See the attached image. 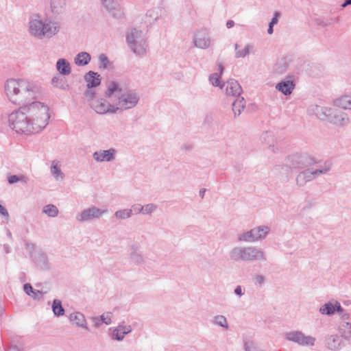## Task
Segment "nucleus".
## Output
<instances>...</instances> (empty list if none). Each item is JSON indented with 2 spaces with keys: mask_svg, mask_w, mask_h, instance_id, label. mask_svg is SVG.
Instances as JSON below:
<instances>
[{
  "mask_svg": "<svg viewBox=\"0 0 351 351\" xmlns=\"http://www.w3.org/2000/svg\"><path fill=\"white\" fill-rule=\"evenodd\" d=\"M5 91L9 100L22 105L34 124L36 132L43 130L50 118L49 108L40 101H33L40 94V88L34 83L24 79H9L5 84Z\"/></svg>",
  "mask_w": 351,
  "mask_h": 351,
  "instance_id": "f257e3e1",
  "label": "nucleus"
},
{
  "mask_svg": "<svg viewBox=\"0 0 351 351\" xmlns=\"http://www.w3.org/2000/svg\"><path fill=\"white\" fill-rule=\"evenodd\" d=\"M121 92L122 89L119 84L112 81L108 85L106 96L110 97L114 95L117 97V106L115 108H119V110H125L136 106L139 101V96L136 93L132 90H128L123 93Z\"/></svg>",
  "mask_w": 351,
  "mask_h": 351,
  "instance_id": "f03ea898",
  "label": "nucleus"
},
{
  "mask_svg": "<svg viewBox=\"0 0 351 351\" xmlns=\"http://www.w3.org/2000/svg\"><path fill=\"white\" fill-rule=\"evenodd\" d=\"M229 258L234 262L267 261L265 252L254 246H235L229 252Z\"/></svg>",
  "mask_w": 351,
  "mask_h": 351,
  "instance_id": "7ed1b4c3",
  "label": "nucleus"
},
{
  "mask_svg": "<svg viewBox=\"0 0 351 351\" xmlns=\"http://www.w3.org/2000/svg\"><path fill=\"white\" fill-rule=\"evenodd\" d=\"M10 125L17 133H23L25 134L37 133L34 130V124L30 117L27 114L25 110H22V106L18 110L12 112L9 115Z\"/></svg>",
  "mask_w": 351,
  "mask_h": 351,
  "instance_id": "20e7f679",
  "label": "nucleus"
},
{
  "mask_svg": "<svg viewBox=\"0 0 351 351\" xmlns=\"http://www.w3.org/2000/svg\"><path fill=\"white\" fill-rule=\"evenodd\" d=\"M315 112L318 119L328 121L337 125H345L349 123L347 115L337 110L316 106Z\"/></svg>",
  "mask_w": 351,
  "mask_h": 351,
  "instance_id": "39448f33",
  "label": "nucleus"
},
{
  "mask_svg": "<svg viewBox=\"0 0 351 351\" xmlns=\"http://www.w3.org/2000/svg\"><path fill=\"white\" fill-rule=\"evenodd\" d=\"M29 31L38 38H51L59 31V27L54 22L43 23L40 20L34 19L29 22Z\"/></svg>",
  "mask_w": 351,
  "mask_h": 351,
  "instance_id": "423d86ee",
  "label": "nucleus"
},
{
  "mask_svg": "<svg viewBox=\"0 0 351 351\" xmlns=\"http://www.w3.org/2000/svg\"><path fill=\"white\" fill-rule=\"evenodd\" d=\"M314 163L313 160L306 154H294L287 157L286 163L278 168L281 167L282 170L287 171V174L291 169H306Z\"/></svg>",
  "mask_w": 351,
  "mask_h": 351,
  "instance_id": "0eeeda50",
  "label": "nucleus"
},
{
  "mask_svg": "<svg viewBox=\"0 0 351 351\" xmlns=\"http://www.w3.org/2000/svg\"><path fill=\"white\" fill-rule=\"evenodd\" d=\"M141 32L133 29L128 34L126 40L132 51L136 54H142L145 51L147 44L141 36Z\"/></svg>",
  "mask_w": 351,
  "mask_h": 351,
  "instance_id": "6e6552de",
  "label": "nucleus"
},
{
  "mask_svg": "<svg viewBox=\"0 0 351 351\" xmlns=\"http://www.w3.org/2000/svg\"><path fill=\"white\" fill-rule=\"evenodd\" d=\"M269 232V228L268 226H261L239 234L238 241L243 242H255L265 239Z\"/></svg>",
  "mask_w": 351,
  "mask_h": 351,
  "instance_id": "1a4fd4ad",
  "label": "nucleus"
},
{
  "mask_svg": "<svg viewBox=\"0 0 351 351\" xmlns=\"http://www.w3.org/2000/svg\"><path fill=\"white\" fill-rule=\"evenodd\" d=\"M285 337L288 341H293L303 346H313L316 340L315 337L306 336L302 331L299 330L288 332L285 333Z\"/></svg>",
  "mask_w": 351,
  "mask_h": 351,
  "instance_id": "9d476101",
  "label": "nucleus"
},
{
  "mask_svg": "<svg viewBox=\"0 0 351 351\" xmlns=\"http://www.w3.org/2000/svg\"><path fill=\"white\" fill-rule=\"evenodd\" d=\"M90 107L97 114L116 113L119 108L109 104L104 99H97L89 103Z\"/></svg>",
  "mask_w": 351,
  "mask_h": 351,
  "instance_id": "9b49d317",
  "label": "nucleus"
},
{
  "mask_svg": "<svg viewBox=\"0 0 351 351\" xmlns=\"http://www.w3.org/2000/svg\"><path fill=\"white\" fill-rule=\"evenodd\" d=\"M106 212V209H101L95 206H92L82 211L76 216V219L80 222L88 221L99 219L102 215Z\"/></svg>",
  "mask_w": 351,
  "mask_h": 351,
  "instance_id": "f8f14e48",
  "label": "nucleus"
},
{
  "mask_svg": "<svg viewBox=\"0 0 351 351\" xmlns=\"http://www.w3.org/2000/svg\"><path fill=\"white\" fill-rule=\"evenodd\" d=\"M30 256L36 265L42 270H48L50 269V265L48 261L47 255L41 250L31 252Z\"/></svg>",
  "mask_w": 351,
  "mask_h": 351,
  "instance_id": "ddd939ff",
  "label": "nucleus"
},
{
  "mask_svg": "<svg viewBox=\"0 0 351 351\" xmlns=\"http://www.w3.org/2000/svg\"><path fill=\"white\" fill-rule=\"evenodd\" d=\"M342 339L343 338L341 335H329L326 337L325 343L329 350L337 351L346 346Z\"/></svg>",
  "mask_w": 351,
  "mask_h": 351,
  "instance_id": "4468645a",
  "label": "nucleus"
},
{
  "mask_svg": "<svg viewBox=\"0 0 351 351\" xmlns=\"http://www.w3.org/2000/svg\"><path fill=\"white\" fill-rule=\"evenodd\" d=\"M316 178L314 170L308 167L298 174L295 179L296 184L300 187H302L307 182L313 180Z\"/></svg>",
  "mask_w": 351,
  "mask_h": 351,
  "instance_id": "2eb2a0df",
  "label": "nucleus"
},
{
  "mask_svg": "<svg viewBox=\"0 0 351 351\" xmlns=\"http://www.w3.org/2000/svg\"><path fill=\"white\" fill-rule=\"evenodd\" d=\"M341 311V304L337 300L329 301L320 306L319 312L322 315L332 316L337 311Z\"/></svg>",
  "mask_w": 351,
  "mask_h": 351,
  "instance_id": "dca6fc26",
  "label": "nucleus"
},
{
  "mask_svg": "<svg viewBox=\"0 0 351 351\" xmlns=\"http://www.w3.org/2000/svg\"><path fill=\"white\" fill-rule=\"evenodd\" d=\"M103 6L107 10L109 14L114 18L119 19L122 16V12L119 5L116 0H101Z\"/></svg>",
  "mask_w": 351,
  "mask_h": 351,
  "instance_id": "f3484780",
  "label": "nucleus"
},
{
  "mask_svg": "<svg viewBox=\"0 0 351 351\" xmlns=\"http://www.w3.org/2000/svg\"><path fill=\"white\" fill-rule=\"evenodd\" d=\"M210 44V39L208 32L206 30L199 31L194 39V45L196 47L200 49H207Z\"/></svg>",
  "mask_w": 351,
  "mask_h": 351,
  "instance_id": "a211bd4d",
  "label": "nucleus"
},
{
  "mask_svg": "<svg viewBox=\"0 0 351 351\" xmlns=\"http://www.w3.org/2000/svg\"><path fill=\"white\" fill-rule=\"evenodd\" d=\"M116 151L111 148L107 150H100L94 152L93 158L97 162L107 161L110 162L114 160Z\"/></svg>",
  "mask_w": 351,
  "mask_h": 351,
  "instance_id": "6ab92c4d",
  "label": "nucleus"
},
{
  "mask_svg": "<svg viewBox=\"0 0 351 351\" xmlns=\"http://www.w3.org/2000/svg\"><path fill=\"white\" fill-rule=\"evenodd\" d=\"M225 84L227 95L238 97H240L242 92V88L237 80L234 79L229 80Z\"/></svg>",
  "mask_w": 351,
  "mask_h": 351,
  "instance_id": "aec40b11",
  "label": "nucleus"
},
{
  "mask_svg": "<svg viewBox=\"0 0 351 351\" xmlns=\"http://www.w3.org/2000/svg\"><path fill=\"white\" fill-rule=\"evenodd\" d=\"M84 80L86 82L87 88H93L100 85L101 78L98 73L90 71L85 74Z\"/></svg>",
  "mask_w": 351,
  "mask_h": 351,
  "instance_id": "412c9836",
  "label": "nucleus"
},
{
  "mask_svg": "<svg viewBox=\"0 0 351 351\" xmlns=\"http://www.w3.org/2000/svg\"><path fill=\"white\" fill-rule=\"evenodd\" d=\"M295 84L293 80L288 79L278 82L276 85V88L285 95H289L295 88Z\"/></svg>",
  "mask_w": 351,
  "mask_h": 351,
  "instance_id": "4be33fe9",
  "label": "nucleus"
},
{
  "mask_svg": "<svg viewBox=\"0 0 351 351\" xmlns=\"http://www.w3.org/2000/svg\"><path fill=\"white\" fill-rule=\"evenodd\" d=\"M56 67L58 75H69L71 73V67L69 62L64 58H60L56 62Z\"/></svg>",
  "mask_w": 351,
  "mask_h": 351,
  "instance_id": "5701e85b",
  "label": "nucleus"
},
{
  "mask_svg": "<svg viewBox=\"0 0 351 351\" xmlns=\"http://www.w3.org/2000/svg\"><path fill=\"white\" fill-rule=\"evenodd\" d=\"M51 84L60 90H68L70 88V86L66 79L61 75H56L51 80Z\"/></svg>",
  "mask_w": 351,
  "mask_h": 351,
  "instance_id": "b1692460",
  "label": "nucleus"
},
{
  "mask_svg": "<svg viewBox=\"0 0 351 351\" xmlns=\"http://www.w3.org/2000/svg\"><path fill=\"white\" fill-rule=\"evenodd\" d=\"M69 318V320L74 323L76 326L88 330L86 321L84 315L82 313L80 312L71 313L70 314Z\"/></svg>",
  "mask_w": 351,
  "mask_h": 351,
  "instance_id": "393cba45",
  "label": "nucleus"
},
{
  "mask_svg": "<svg viewBox=\"0 0 351 351\" xmlns=\"http://www.w3.org/2000/svg\"><path fill=\"white\" fill-rule=\"evenodd\" d=\"M91 60L90 53L86 51L78 53L74 58V62L77 66H83L87 65Z\"/></svg>",
  "mask_w": 351,
  "mask_h": 351,
  "instance_id": "a878e982",
  "label": "nucleus"
},
{
  "mask_svg": "<svg viewBox=\"0 0 351 351\" xmlns=\"http://www.w3.org/2000/svg\"><path fill=\"white\" fill-rule=\"evenodd\" d=\"M339 330L341 336L345 340H350L351 337V323L350 322H340Z\"/></svg>",
  "mask_w": 351,
  "mask_h": 351,
  "instance_id": "bb28decb",
  "label": "nucleus"
},
{
  "mask_svg": "<svg viewBox=\"0 0 351 351\" xmlns=\"http://www.w3.org/2000/svg\"><path fill=\"white\" fill-rule=\"evenodd\" d=\"M65 5V0H51L50 2L51 11L55 14L62 13L64 10Z\"/></svg>",
  "mask_w": 351,
  "mask_h": 351,
  "instance_id": "cd10ccee",
  "label": "nucleus"
},
{
  "mask_svg": "<svg viewBox=\"0 0 351 351\" xmlns=\"http://www.w3.org/2000/svg\"><path fill=\"white\" fill-rule=\"evenodd\" d=\"M245 107V101L243 97H238L233 103H232V111L234 114V117L239 116L241 114L242 110Z\"/></svg>",
  "mask_w": 351,
  "mask_h": 351,
  "instance_id": "c85d7f7f",
  "label": "nucleus"
},
{
  "mask_svg": "<svg viewBox=\"0 0 351 351\" xmlns=\"http://www.w3.org/2000/svg\"><path fill=\"white\" fill-rule=\"evenodd\" d=\"M351 101V97L349 95H343L335 100L334 104L336 106L343 108L349 109Z\"/></svg>",
  "mask_w": 351,
  "mask_h": 351,
  "instance_id": "c756f323",
  "label": "nucleus"
},
{
  "mask_svg": "<svg viewBox=\"0 0 351 351\" xmlns=\"http://www.w3.org/2000/svg\"><path fill=\"white\" fill-rule=\"evenodd\" d=\"M51 308L54 315L56 317H60L64 315L65 311L60 300L54 299L52 302Z\"/></svg>",
  "mask_w": 351,
  "mask_h": 351,
  "instance_id": "7c9ffc66",
  "label": "nucleus"
},
{
  "mask_svg": "<svg viewBox=\"0 0 351 351\" xmlns=\"http://www.w3.org/2000/svg\"><path fill=\"white\" fill-rule=\"evenodd\" d=\"M239 45L237 43H236L234 45V49L236 50L234 57L236 58H245L250 53V50L253 49V46L250 44L246 45L245 47L241 50H239Z\"/></svg>",
  "mask_w": 351,
  "mask_h": 351,
  "instance_id": "2f4dec72",
  "label": "nucleus"
},
{
  "mask_svg": "<svg viewBox=\"0 0 351 351\" xmlns=\"http://www.w3.org/2000/svg\"><path fill=\"white\" fill-rule=\"evenodd\" d=\"M213 323L217 326L222 327L225 329L228 328V321L225 316L221 315H216L213 317Z\"/></svg>",
  "mask_w": 351,
  "mask_h": 351,
  "instance_id": "473e14b6",
  "label": "nucleus"
},
{
  "mask_svg": "<svg viewBox=\"0 0 351 351\" xmlns=\"http://www.w3.org/2000/svg\"><path fill=\"white\" fill-rule=\"evenodd\" d=\"M43 213L50 217H55L58 214V209L53 204H48L44 207Z\"/></svg>",
  "mask_w": 351,
  "mask_h": 351,
  "instance_id": "72a5a7b5",
  "label": "nucleus"
},
{
  "mask_svg": "<svg viewBox=\"0 0 351 351\" xmlns=\"http://www.w3.org/2000/svg\"><path fill=\"white\" fill-rule=\"evenodd\" d=\"M332 163L329 161H326L319 169H314L315 174L318 177L321 174H326L331 169Z\"/></svg>",
  "mask_w": 351,
  "mask_h": 351,
  "instance_id": "f704fd0d",
  "label": "nucleus"
},
{
  "mask_svg": "<svg viewBox=\"0 0 351 351\" xmlns=\"http://www.w3.org/2000/svg\"><path fill=\"white\" fill-rule=\"evenodd\" d=\"M114 215L118 219H125L130 218L131 215V210L130 209H123L115 212Z\"/></svg>",
  "mask_w": 351,
  "mask_h": 351,
  "instance_id": "c9c22d12",
  "label": "nucleus"
},
{
  "mask_svg": "<svg viewBox=\"0 0 351 351\" xmlns=\"http://www.w3.org/2000/svg\"><path fill=\"white\" fill-rule=\"evenodd\" d=\"M220 76L218 73H213L209 77V80L211 82V84L215 86H219L221 88H223V86L225 85L223 84V85H221L220 81H219Z\"/></svg>",
  "mask_w": 351,
  "mask_h": 351,
  "instance_id": "e433bc0d",
  "label": "nucleus"
},
{
  "mask_svg": "<svg viewBox=\"0 0 351 351\" xmlns=\"http://www.w3.org/2000/svg\"><path fill=\"white\" fill-rule=\"evenodd\" d=\"M125 337V335L122 334V330L119 326L115 328L112 332V338L117 341H121Z\"/></svg>",
  "mask_w": 351,
  "mask_h": 351,
  "instance_id": "4c0bfd02",
  "label": "nucleus"
},
{
  "mask_svg": "<svg viewBox=\"0 0 351 351\" xmlns=\"http://www.w3.org/2000/svg\"><path fill=\"white\" fill-rule=\"evenodd\" d=\"M112 313L111 312H106L99 316L100 320L106 325H109L112 322Z\"/></svg>",
  "mask_w": 351,
  "mask_h": 351,
  "instance_id": "58836bf2",
  "label": "nucleus"
},
{
  "mask_svg": "<svg viewBox=\"0 0 351 351\" xmlns=\"http://www.w3.org/2000/svg\"><path fill=\"white\" fill-rule=\"evenodd\" d=\"M99 60L100 62L99 67H102L104 69H108L110 64V61L108 58L104 53H101L99 56Z\"/></svg>",
  "mask_w": 351,
  "mask_h": 351,
  "instance_id": "ea45409f",
  "label": "nucleus"
},
{
  "mask_svg": "<svg viewBox=\"0 0 351 351\" xmlns=\"http://www.w3.org/2000/svg\"><path fill=\"white\" fill-rule=\"evenodd\" d=\"M130 260L135 264H139L143 261V257L141 254H138L136 251L130 253Z\"/></svg>",
  "mask_w": 351,
  "mask_h": 351,
  "instance_id": "a19ab883",
  "label": "nucleus"
},
{
  "mask_svg": "<svg viewBox=\"0 0 351 351\" xmlns=\"http://www.w3.org/2000/svg\"><path fill=\"white\" fill-rule=\"evenodd\" d=\"M340 316L341 322H349L350 319V314L348 313L342 306L341 311L337 312Z\"/></svg>",
  "mask_w": 351,
  "mask_h": 351,
  "instance_id": "79ce46f5",
  "label": "nucleus"
},
{
  "mask_svg": "<svg viewBox=\"0 0 351 351\" xmlns=\"http://www.w3.org/2000/svg\"><path fill=\"white\" fill-rule=\"evenodd\" d=\"M332 22V19H317L315 23L317 25L322 27H327L330 25Z\"/></svg>",
  "mask_w": 351,
  "mask_h": 351,
  "instance_id": "37998d69",
  "label": "nucleus"
},
{
  "mask_svg": "<svg viewBox=\"0 0 351 351\" xmlns=\"http://www.w3.org/2000/svg\"><path fill=\"white\" fill-rule=\"evenodd\" d=\"M25 178V177L23 176H16V175H9L8 176V182L9 184H14V183H16L17 182L22 181Z\"/></svg>",
  "mask_w": 351,
  "mask_h": 351,
  "instance_id": "c03bdc74",
  "label": "nucleus"
},
{
  "mask_svg": "<svg viewBox=\"0 0 351 351\" xmlns=\"http://www.w3.org/2000/svg\"><path fill=\"white\" fill-rule=\"evenodd\" d=\"M84 95L87 99V101L90 103L93 101H95V92L92 90V88H88L84 92Z\"/></svg>",
  "mask_w": 351,
  "mask_h": 351,
  "instance_id": "a18cd8bd",
  "label": "nucleus"
},
{
  "mask_svg": "<svg viewBox=\"0 0 351 351\" xmlns=\"http://www.w3.org/2000/svg\"><path fill=\"white\" fill-rule=\"evenodd\" d=\"M244 348L245 351H266L264 350H261L256 346L253 342L247 343L245 342L244 343Z\"/></svg>",
  "mask_w": 351,
  "mask_h": 351,
  "instance_id": "49530a36",
  "label": "nucleus"
},
{
  "mask_svg": "<svg viewBox=\"0 0 351 351\" xmlns=\"http://www.w3.org/2000/svg\"><path fill=\"white\" fill-rule=\"evenodd\" d=\"M130 210H131V215L132 214H134V215L139 214V213L143 214V206L140 204H135L132 206Z\"/></svg>",
  "mask_w": 351,
  "mask_h": 351,
  "instance_id": "de8ad7c7",
  "label": "nucleus"
},
{
  "mask_svg": "<svg viewBox=\"0 0 351 351\" xmlns=\"http://www.w3.org/2000/svg\"><path fill=\"white\" fill-rule=\"evenodd\" d=\"M261 139L263 142L267 144H269L271 141H272V143L274 142L273 134L269 132H265V133H263L261 136Z\"/></svg>",
  "mask_w": 351,
  "mask_h": 351,
  "instance_id": "09e8293b",
  "label": "nucleus"
},
{
  "mask_svg": "<svg viewBox=\"0 0 351 351\" xmlns=\"http://www.w3.org/2000/svg\"><path fill=\"white\" fill-rule=\"evenodd\" d=\"M154 211V204H148L145 206H143V214L150 215Z\"/></svg>",
  "mask_w": 351,
  "mask_h": 351,
  "instance_id": "8fccbe9b",
  "label": "nucleus"
},
{
  "mask_svg": "<svg viewBox=\"0 0 351 351\" xmlns=\"http://www.w3.org/2000/svg\"><path fill=\"white\" fill-rule=\"evenodd\" d=\"M51 172L56 177L62 174L60 168L53 163L51 167Z\"/></svg>",
  "mask_w": 351,
  "mask_h": 351,
  "instance_id": "3c124183",
  "label": "nucleus"
},
{
  "mask_svg": "<svg viewBox=\"0 0 351 351\" xmlns=\"http://www.w3.org/2000/svg\"><path fill=\"white\" fill-rule=\"evenodd\" d=\"M23 289H24V291L25 292V293L27 295H28L29 296H30L32 293H36L34 292L35 289H34V288L29 283L25 284L23 285Z\"/></svg>",
  "mask_w": 351,
  "mask_h": 351,
  "instance_id": "603ef678",
  "label": "nucleus"
},
{
  "mask_svg": "<svg viewBox=\"0 0 351 351\" xmlns=\"http://www.w3.org/2000/svg\"><path fill=\"white\" fill-rule=\"evenodd\" d=\"M255 284H258L259 286H262L265 283V277L261 275H256L254 277Z\"/></svg>",
  "mask_w": 351,
  "mask_h": 351,
  "instance_id": "864d4df0",
  "label": "nucleus"
},
{
  "mask_svg": "<svg viewBox=\"0 0 351 351\" xmlns=\"http://www.w3.org/2000/svg\"><path fill=\"white\" fill-rule=\"evenodd\" d=\"M121 330H122V334L128 335L132 331V327L130 325L123 326V325H119L118 326Z\"/></svg>",
  "mask_w": 351,
  "mask_h": 351,
  "instance_id": "5fc2aeb1",
  "label": "nucleus"
},
{
  "mask_svg": "<svg viewBox=\"0 0 351 351\" xmlns=\"http://www.w3.org/2000/svg\"><path fill=\"white\" fill-rule=\"evenodd\" d=\"M280 16V13L279 12H275L274 14V16H273L271 21H270L269 24L271 25H274L277 24Z\"/></svg>",
  "mask_w": 351,
  "mask_h": 351,
  "instance_id": "6e6d98bb",
  "label": "nucleus"
},
{
  "mask_svg": "<svg viewBox=\"0 0 351 351\" xmlns=\"http://www.w3.org/2000/svg\"><path fill=\"white\" fill-rule=\"evenodd\" d=\"M234 293L237 295H239V297L242 296L244 295V289L242 288V287L241 285H237L234 290Z\"/></svg>",
  "mask_w": 351,
  "mask_h": 351,
  "instance_id": "4d7b16f0",
  "label": "nucleus"
},
{
  "mask_svg": "<svg viewBox=\"0 0 351 351\" xmlns=\"http://www.w3.org/2000/svg\"><path fill=\"white\" fill-rule=\"evenodd\" d=\"M36 293H32V296L34 300H40L43 298V292L38 290H34Z\"/></svg>",
  "mask_w": 351,
  "mask_h": 351,
  "instance_id": "13d9d810",
  "label": "nucleus"
},
{
  "mask_svg": "<svg viewBox=\"0 0 351 351\" xmlns=\"http://www.w3.org/2000/svg\"><path fill=\"white\" fill-rule=\"evenodd\" d=\"M0 214L7 218L9 217V213L8 210L1 204H0Z\"/></svg>",
  "mask_w": 351,
  "mask_h": 351,
  "instance_id": "bf43d9fd",
  "label": "nucleus"
},
{
  "mask_svg": "<svg viewBox=\"0 0 351 351\" xmlns=\"http://www.w3.org/2000/svg\"><path fill=\"white\" fill-rule=\"evenodd\" d=\"M93 322H94V325H95V327H97V328L99 327V326H100V325H101V324H103V323L101 322V321L100 320L99 317H93Z\"/></svg>",
  "mask_w": 351,
  "mask_h": 351,
  "instance_id": "052dcab7",
  "label": "nucleus"
},
{
  "mask_svg": "<svg viewBox=\"0 0 351 351\" xmlns=\"http://www.w3.org/2000/svg\"><path fill=\"white\" fill-rule=\"evenodd\" d=\"M5 351H21L16 346H10L5 349Z\"/></svg>",
  "mask_w": 351,
  "mask_h": 351,
  "instance_id": "680f3d73",
  "label": "nucleus"
},
{
  "mask_svg": "<svg viewBox=\"0 0 351 351\" xmlns=\"http://www.w3.org/2000/svg\"><path fill=\"white\" fill-rule=\"evenodd\" d=\"M3 250L6 254H9L11 252V247L8 244L3 245Z\"/></svg>",
  "mask_w": 351,
  "mask_h": 351,
  "instance_id": "e2e57ef3",
  "label": "nucleus"
},
{
  "mask_svg": "<svg viewBox=\"0 0 351 351\" xmlns=\"http://www.w3.org/2000/svg\"><path fill=\"white\" fill-rule=\"evenodd\" d=\"M234 25V22L232 20H228L226 23V27L228 28H231Z\"/></svg>",
  "mask_w": 351,
  "mask_h": 351,
  "instance_id": "0e129e2a",
  "label": "nucleus"
},
{
  "mask_svg": "<svg viewBox=\"0 0 351 351\" xmlns=\"http://www.w3.org/2000/svg\"><path fill=\"white\" fill-rule=\"evenodd\" d=\"M351 5V0H345L343 3L341 4L342 8H346L348 5Z\"/></svg>",
  "mask_w": 351,
  "mask_h": 351,
  "instance_id": "69168bd1",
  "label": "nucleus"
},
{
  "mask_svg": "<svg viewBox=\"0 0 351 351\" xmlns=\"http://www.w3.org/2000/svg\"><path fill=\"white\" fill-rule=\"evenodd\" d=\"M205 192H206V189H201L199 190V197L201 198H204Z\"/></svg>",
  "mask_w": 351,
  "mask_h": 351,
  "instance_id": "338daca9",
  "label": "nucleus"
},
{
  "mask_svg": "<svg viewBox=\"0 0 351 351\" xmlns=\"http://www.w3.org/2000/svg\"><path fill=\"white\" fill-rule=\"evenodd\" d=\"M273 27H274V25L269 24V27L267 29V32L269 34H271L274 32Z\"/></svg>",
  "mask_w": 351,
  "mask_h": 351,
  "instance_id": "774afa93",
  "label": "nucleus"
}]
</instances>
